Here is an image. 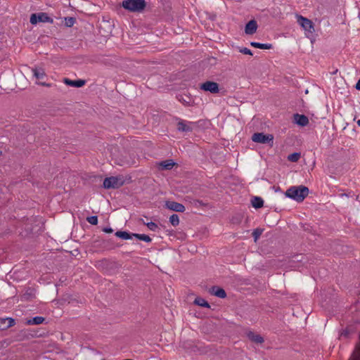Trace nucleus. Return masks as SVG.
Masks as SVG:
<instances>
[{
    "instance_id": "1",
    "label": "nucleus",
    "mask_w": 360,
    "mask_h": 360,
    "mask_svg": "<svg viewBox=\"0 0 360 360\" xmlns=\"http://www.w3.org/2000/svg\"><path fill=\"white\" fill-rule=\"evenodd\" d=\"M309 194V188L304 186H291L285 193L287 198L298 202H302Z\"/></svg>"
},
{
    "instance_id": "2",
    "label": "nucleus",
    "mask_w": 360,
    "mask_h": 360,
    "mask_svg": "<svg viewBox=\"0 0 360 360\" xmlns=\"http://www.w3.org/2000/svg\"><path fill=\"white\" fill-rule=\"evenodd\" d=\"M145 0H124L122 3V7L133 13H141L146 7Z\"/></svg>"
},
{
    "instance_id": "3",
    "label": "nucleus",
    "mask_w": 360,
    "mask_h": 360,
    "mask_svg": "<svg viewBox=\"0 0 360 360\" xmlns=\"http://www.w3.org/2000/svg\"><path fill=\"white\" fill-rule=\"evenodd\" d=\"M124 179L122 176L107 177L103 181V188L106 189H116L122 186Z\"/></svg>"
},
{
    "instance_id": "4",
    "label": "nucleus",
    "mask_w": 360,
    "mask_h": 360,
    "mask_svg": "<svg viewBox=\"0 0 360 360\" xmlns=\"http://www.w3.org/2000/svg\"><path fill=\"white\" fill-rule=\"evenodd\" d=\"M252 140L256 143H268L270 146L274 145V136L271 134H264L262 132L255 133L252 136Z\"/></svg>"
},
{
    "instance_id": "5",
    "label": "nucleus",
    "mask_w": 360,
    "mask_h": 360,
    "mask_svg": "<svg viewBox=\"0 0 360 360\" xmlns=\"http://www.w3.org/2000/svg\"><path fill=\"white\" fill-rule=\"evenodd\" d=\"M30 23L32 25H36L37 22H50L53 23V20L50 18L47 13H32L30 16Z\"/></svg>"
},
{
    "instance_id": "6",
    "label": "nucleus",
    "mask_w": 360,
    "mask_h": 360,
    "mask_svg": "<svg viewBox=\"0 0 360 360\" xmlns=\"http://www.w3.org/2000/svg\"><path fill=\"white\" fill-rule=\"evenodd\" d=\"M200 88L205 91H209L212 94H217L219 91V84L212 81H207L201 84Z\"/></svg>"
},
{
    "instance_id": "7",
    "label": "nucleus",
    "mask_w": 360,
    "mask_h": 360,
    "mask_svg": "<svg viewBox=\"0 0 360 360\" xmlns=\"http://www.w3.org/2000/svg\"><path fill=\"white\" fill-rule=\"evenodd\" d=\"M165 207L166 208L177 212H184L185 211V207L183 204L175 202V201H171L167 200L165 202Z\"/></svg>"
},
{
    "instance_id": "8",
    "label": "nucleus",
    "mask_w": 360,
    "mask_h": 360,
    "mask_svg": "<svg viewBox=\"0 0 360 360\" xmlns=\"http://www.w3.org/2000/svg\"><path fill=\"white\" fill-rule=\"evenodd\" d=\"M297 22L307 31L311 32V30H314L313 22L302 15L298 16Z\"/></svg>"
},
{
    "instance_id": "9",
    "label": "nucleus",
    "mask_w": 360,
    "mask_h": 360,
    "mask_svg": "<svg viewBox=\"0 0 360 360\" xmlns=\"http://www.w3.org/2000/svg\"><path fill=\"white\" fill-rule=\"evenodd\" d=\"M257 29V23L255 20H250L245 25V32L246 34L252 35L255 34Z\"/></svg>"
},
{
    "instance_id": "10",
    "label": "nucleus",
    "mask_w": 360,
    "mask_h": 360,
    "mask_svg": "<svg viewBox=\"0 0 360 360\" xmlns=\"http://www.w3.org/2000/svg\"><path fill=\"white\" fill-rule=\"evenodd\" d=\"M176 98L179 102H181L186 106H191V105H193L194 103L193 98L186 94L179 95V96H177Z\"/></svg>"
},
{
    "instance_id": "11",
    "label": "nucleus",
    "mask_w": 360,
    "mask_h": 360,
    "mask_svg": "<svg viewBox=\"0 0 360 360\" xmlns=\"http://www.w3.org/2000/svg\"><path fill=\"white\" fill-rule=\"evenodd\" d=\"M247 337L252 342H255L257 344H262L264 342L263 337H262L259 334H256L252 331H249L247 333Z\"/></svg>"
},
{
    "instance_id": "12",
    "label": "nucleus",
    "mask_w": 360,
    "mask_h": 360,
    "mask_svg": "<svg viewBox=\"0 0 360 360\" xmlns=\"http://www.w3.org/2000/svg\"><path fill=\"white\" fill-rule=\"evenodd\" d=\"M63 81L65 84L74 87H82L86 83V81L84 79L71 80L68 78H65Z\"/></svg>"
},
{
    "instance_id": "13",
    "label": "nucleus",
    "mask_w": 360,
    "mask_h": 360,
    "mask_svg": "<svg viewBox=\"0 0 360 360\" xmlns=\"http://www.w3.org/2000/svg\"><path fill=\"white\" fill-rule=\"evenodd\" d=\"M295 120L296 124L301 127L307 126L309 124V119L304 115L295 114Z\"/></svg>"
},
{
    "instance_id": "14",
    "label": "nucleus",
    "mask_w": 360,
    "mask_h": 360,
    "mask_svg": "<svg viewBox=\"0 0 360 360\" xmlns=\"http://www.w3.org/2000/svg\"><path fill=\"white\" fill-rule=\"evenodd\" d=\"M191 122L187 124L184 120H180L177 124V129L179 131L188 132L191 131L193 128L191 127Z\"/></svg>"
},
{
    "instance_id": "15",
    "label": "nucleus",
    "mask_w": 360,
    "mask_h": 360,
    "mask_svg": "<svg viewBox=\"0 0 360 360\" xmlns=\"http://www.w3.org/2000/svg\"><path fill=\"white\" fill-rule=\"evenodd\" d=\"M210 292L219 298H225L226 297V293L225 290L223 288H221L217 286H213L211 289Z\"/></svg>"
},
{
    "instance_id": "16",
    "label": "nucleus",
    "mask_w": 360,
    "mask_h": 360,
    "mask_svg": "<svg viewBox=\"0 0 360 360\" xmlns=\"http://www.w3.org/2000/svg\"><path fill=\"white\" fill-rule=\"evenodd\" d=\"M32 72L35 78L40 79L46 77V73L42 68L35 67L32 69Z\"/></svg>"
},
{
    "instance_id": "17",
    "label": "nucleus",
    "mask_w": 360,
    "mask_h": 360,
    "mask_svg": "<svg viewBox=\"0 0 360 360\" xmlns=\"http://www.w3.org/2000/svg\"><path fill=\"white\" fill-rule=\"evenodd\" d=\"M4 326L0 325V329H6L15 325V320L12 318H6L0 320Z\"/></svg>"
},
{
    "instance_id": "18",
    "label": "nucleus",
    "mask_w": 360,
    "mask_h": 360,
    "mask_svg": "<svg viewBox=\"0 0 360 360\" xmlns=\"http://www.w3.org/2000/svg\"><path fill=\"white\" fill-rule=\"evenodd\" d=\"M134 233H130L127 231H117L116 233H115V236L118 238H120L122 239H124V240H129V239H131L134 236H133Z\"/></svg>"
},
{
    "instance_id": "19",
    "label": "nucleus",
    "mask_w": 360,
    "mask_h": 360,
    "mask_svg": "<svg viewBox=\"0 0 360 360\" xmlns=\"http://www.w3.org/2000/svg\"><path fill=\"white\" fill-rule=\"evenodd\" d=\"M252 205L253 207L258 209L263 207L264 200L262 198L255 196L252 199Z\"/></svg>"
},
{
    "instance_id": "20",
    "label": "nucleus",
    "mask_w": 360,
    "mask_h": 360,
    "mask_svg": "<svg viewBox=\"0 0 360 360\" xmlns=\"http://www.w3.org/2000/svg\"><path fill=\"white\" fill-rule=\"evenodd\" d=\"M250 46L260 49H271L273 47L271 44H262L255 41L250 42Z\"/></svg>"
},
{
    "instance_id": "21",
    "label": "nucleus",
    "mask_w": 360,
    "mask_h": 360,
    "mask_svg": "<svg viewBox=\"0 0 360 360\" xmlns=\"http://www.w3.org/2000/svg\"><path fill=\"white\" fill-rule=\"evenodd\" d=\"M45 319L42 316H35L27 321V325H39L44 321Z\"/></svg>"
},
{
    "instance_id": "22",
    "label": "nucleus",
    "mask_w": 360,
    "mask_h": 360,
    "mask_svg": "<svg viewBox=\"0 0 360 360\" xmlns=\"http://www.w3.org/2000/svg\"><path fill=\"white\" fill-rule=\"evenodd\" d=\"M194 304L200 306L204 307L206 308H210V304L203 298L198 297L194 300Z\"/></svg>"
},
{
    "instance_id": "23",
    "label": "nucleus",
    "mask_w": 360,
    "mask_h": 360,
    "mask_svg": "<svg viewBox=\"0 0 360 360\" xmlns=\"http://www.w3.org/2000/svg\"><path fill=\"white\" fill-rule=\"evenodd\" d=\"M174 165L172 160H165L160 162V166L162 169H171Z\"/></svg>"
},
{
    "instance_id": "24",
    "label": "nucleus",
    "mask_w": 360,
    "mask_h": 360,
    "mask_svg": "<svg viewBox=\"0 0 360 360\" xmlns=\"http://www.w3.org/2000/svg\"><path fill=\"white\" fill-rule=\"evenodd\" d=\"M133 236L139 240L145 241L146 243H150L152 241L151 238L146 234L134 233Z\"/></svg>"
},
{
    "instance_id": "25",
    "label": "nucleus",
    "mask_w": 360,
    "mask_h": 360,
    "mask_svg": "<svg viewBox=\"0 0 360 360\" xmlns=\"http://www.w3.org/2000/svg\"><path fill=\"white\" fill-rule=\"evenodd\" d=\"M300 156H301V155L300 153L295 152V153L290 154L288 157V160L290 162H296L300 160Z\"/></svg>"
},
{
    "instance_id": "26",
    "label": "nucleus",
    "mask_w": 360,
    "mask_h": 360,
    "mask_svg": "<svg viewBox=\"0 0 360 360\" xmlns=\"http://www.w3.org/2000/svg\"><path fill=\"white\" fill-rule=\"evenodd\" d=\"M169 222L172 226H176L179 224V218L176 214H173L169 217Z\"/></svg>"
},
{
    "instance_id": "27",
    "label": "nucleus",
    "mask_w": 360,
    "mask_h": 360,
    "mask_svg": "<svg viewBox=\"0 0 360 360\" xmlns=\"http://www.w3.org/2000/svg\"><path fill=\"white\" fill-rule=\"evenodd\" d=\"M76 20L72 17H68L65 18V25L68 27H71L74 25Z\"/></svg>"
},
{
    "instance_id": "28",
    "label": "nucleus",
    "mask_w": 360,
    "mask_h": 360,
    "mask_svg": "<svg viewBox=\"0 0 360 360\" xmlns=\"http://www.w3.org/2000/svg\"><path fill=\"white\" fill-rule=\"evenodd\" d=\"M142 222L143 224H146L150 230L153 231H155L158 229V225L153 221L146 223L145 221H143Z\"/></svg>"
},
{
    "instance_id": "29",
    "label": "nucleus",
    "mask_w": 360,
    "mask_h": 360,
    "mask_svg": "<svg viewBox=\"0 0 360 360\" xmlns=\"http://www.w3.org/2000/svg\"><path fill=\"white\" fill-rule=\"evenodd\" d=\"M263 230L259 229H256L252 232V236L254 238L255 241L256 242L259 236L262 235Z\"/></svg>"
},
{
    "instance_id": "30",
    "label": "nucleus",
    "mask_w": 360,
    "mask_h": 360,
    "mask_svg": "<svg viewBox=\"0 0 360 360\" xmlns=\"http://www.w3.org/2000/svg\"><path fill=\"white\" fill-rule=\"evenodd\" d=\"M86 221L92 225H96L98 224V217L97 216L88 217Z\"/></svg>"
},
{
    "instance_id": "31",
    "label": "nucleus",
    "mask_w": 360,
    "mask_h": 360,
    "mask_svg": "<svg viewBox=\"0 0 360 360\" xmlns=\"http://www.w3.org/2000/svg\"><path fill=\"white\" fill-rule=\"evenodd\" d=\"M239 51L243 54L250 55V56L252 55L251 50L248 48H245V47L240 49Z\"/></svg>"
},
{
    "instance_id": "32",
    "label": "nucleus",
    "mask_w": 360,
    "mask_h": 360,
    "mask_svg": "<svg viewBox=\"0 0 360 360\" xmlns=\"http://www.w3.org/2000/svg\"><path fill=\"white\" fill-rule=\"evenodd\" d=\"M37 84H39V85H41V86H47V87H51V86H53L52 84L46 83V82H37Z\"/></svg>"
},
{
    "instance_id": "33",
    "label": "nucleus",
    "mask_w": 360,
    "mask_h": 360,
    "mask_svg": "<svg viewBox=\"0 0 360 360\" xmlns=\"http://www.w3.org/2000/svg\"><path fill=\"white\" fill-rule=\"evenodd\" d=\"M103 231H104L105 233H111L113 232V230L110 227H105L103 229Z\"/></svg>"
},
{
    "instance_id": "34",
    "label": "nucleus",
    "mask_w": 360,
    "mask_h": 360,
    "mask_svg": "<svg viewBox=\"0 0 360 360\" xmlns=\"http://www.w3.org/2000/svg\"><path fill=\"white\" fill-rule=\"evenodd\" d=\"M355 88L357 90H360V79L358 80V82H356V85H355Z\"/></svg>"
},
{
    "instance_id": "35",
    "label": "nucleus",
    "mask_w": 360,
    "mask_h": 360,
    "mask_svg": "<svg viewBox=\"0 0 360 360\" xmlns=\"http://www.w3.org/2000/svg\"><path fill=\"white\" fill-rule=\"evenodd\" d=\"M274 189L275 191V192H278V191H281V188L279 186H274Z\"/></svg>"
},
{
    "instance_id": "36",
    "label": "nucleus",
    "mask_w": 360,
    "mask_h": 360,
    "mask_svg": "<svg viewBox=\"0 0 360 360\" xmlns=\"http://www.w3.org/2000/svg\"><path fill=\"white\" fill-rule=\"evenodd\" d=\"M348 335V332L347 330H344L342 333H341V335H344L345 337H347Z\"/></svg>"
},
{
    "instance_id": "37",
    "label": "nucleus",
    "mask_w": 360,
    "mask_h": 360,
    "mask_svg": "<svg viewBox=\"0 0 360 360\" xmlns=\"http://www.w3.org/2000/svg\"><path fill=\"white\" fill-rule=\"evenodd\" d=\"M28 296H30V294L26 293V294H25V295H24V298H25V300H28V299H29V297H28Z\"/></svg>"
},
{
    "instance_id": "38",
    "label": "nucleus",
    "mask_w": 360,
    "mask_h": 360,
    "mask_svg": "<svg viewBox=\"0 0 360 360\" xmlns=\"http://www.w3.org/2000/svg\"><path fill=\"white\" fill-rule=\"evenodd\" d=\"M356 123H357L358 126H359V127H360V120H357V121H356Z\"/></svg>"
},
{
    "instance_id": "39",
    "label": "nucleus",
    "mask_w": 360,
    "mask_h": 360,
    "mask_svg": "<svg viewBox=\"0 0 360 360\" xmlns=\"http://www.w3.org/2000/svg\"><path fill=\"white\" fill-rule=\"evenodd\" d=\"M124 360H133V359H125Z\"/></svg>"
},
{
    "instance_id": "40",
    "label": "nucleus",
    "mask_w": 360,
    "mask_h": 360,
    "mask_svg": "<svg viewBox=\"0 0 360 360\" xmlns=\"http://www.w3.org/2000/svg\"><path fill=\"white\" fill-rule=\"evenodd\" d=\"M1 154V151H0V155Z\"/></svg>"
}]
</instances>
